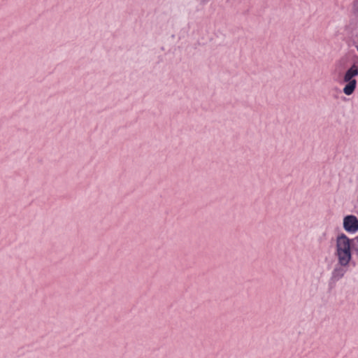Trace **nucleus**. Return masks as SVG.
<instances>
[{
    "label": "nucleus",
    "mask_w": 358,
    "mask_h": 358,
    "mask_svg": "<svg viewBox=\"0 0 358 358\" xmlns=\"http://www.w3.org/2000/svg\"><path fill=\"white\" fill-rule=\"evenodd\" d=\"M357 50H358V47H357Z\"/></svg>",
    "instance_id": "nucleus-5"
},
{
    "label": "nucleus",
    "mask_w": 358,
    "mask_h": 358,
    "mask_svg": "<svg viewBox=\"0 0 358 358\" xmlns=\"http://www.w3.org/2000/svg\"><path fill=\"white\" fill-rule=\"evenodd\" d=\"M354 239L350 238L343 233L339 234L335 239L334 257L336 259L331 278L339 280L348 272L353 259V253L358 252V247L353 244Z\"/></svg>",
    "instance_id": "nucleus-1"
},
{
    "label": "nucleus",
    "mask_w": 358,
    "mask_h": 358,
    "mask_svg": "<svg viewBox=\"0 0 358 358\" xmlns=\"http://www.w3.org/2000/svg\"><path fill=\"white\" fill-rule=\"evenodd\" d=\"M345 83L346 85L344 86L343 92L345 95L350 96L354 93L356 89L357 80L352 81V83L349 82Z\"/></svg>",
    "instance_id": "nucleus-4"
},
{
    "label": "nucleus",
    "mask_w": 358,
    "mask_h": 358,
    "mask_svg": "<svg viewBox=\"0 0 358 358\" xmlns=\"http://www.w3.org/2000/svg\"><path fill=\"white\" fill-rule=\"evenodd\" d=\"M358 76V64H353L344 73L343 80L344 83H349L356 80L355 77Z\"/></svg>",
    "instance_id": "nucleus-3"
},
{
    "label": "nucleus",
    "mask_w": 358,
    "mask_h": 358,
    "mask_svg": "<svg viewBox=\"0 0 358 358\" xmlns=\"http://www.w3.org/2000/svg\"><path fill=\"white\" fill-rule=\"evenodd\" d=\"M343 227L344 230L350 234L358 231V219L355 215H349L343 218Z\"/></svg>",
    "instance_id": "nucleus-2"
}]
</instances>
